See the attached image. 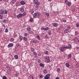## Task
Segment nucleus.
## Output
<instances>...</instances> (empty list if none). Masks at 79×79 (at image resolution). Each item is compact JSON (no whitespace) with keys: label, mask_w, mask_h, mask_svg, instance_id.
Returning <instances> with one entry per match:
<instances>
[{"label":"nucleus","mask_w":79,"mask_h":79,"mask_svg":"<svg viewBox=\"0 0 79 79\" xmlns=\"http://www.w3.org/2000/svg\"><path fill=\"white\" fill-rule=\"evenodd\" d=\"M0 19H3V15L0 14Z\"/></svg>","instance_id":"obj_23"},{"label":"nucleus","mask_w":79,"mask_h":79,"mask_svg":"<svg viewBox=\"0 0 79 79\" xmlns=\"http://www.w3.org/2000/svg\"><path fill=\"white\" fill-rule=\"evenodd\" d=\"M52 24L53 25V26H54L55 27H58V24L57 23H52Z\"/></svg>","instance_id":"obj_7"},{"label":"nucleus","mask_w":79,"mask_h":79,"mask_svg":"<svg viewBox=\"0 0 79 79\" xmlns=\"http://www.w3.org/2000/svg\"><path fill=\"white\" fill-rule=\"evenodd\" d=\"M34 55H35V56H37V53L36 52H34Z\"/></svg>","instance_id":"obj_48"},{"label":"nucleus","mask_w":79,"mask_h":79,"mask_svg":"<svg viewBox=\"0 0 79 79\" xmlns=\"http://www.w3.org/2000/svg\"><path fill=\"white\" fill-rule=\"evenodd\" d=\"M3 23H6V22H7V20L6 19H4L3 21Z\"/></svg>","instance_id":"obj_39"},{"label":"nucleus","mask_w":79,"mask_h":79,"mask_svg":"<svg viewBox=\"0 0 79 79\" xmlns=\"http://www.w3.org/2000/svg\"><path fill=\"white\" fill-rule=\"evenodd\" d=\"M36 5H37V6H38V5H39V4H40V3L39 2H38V1L36 3Z\"/></svg>","instance_id":"obj_30"},{"label":"nucleus","mask_w":79,"mask_h":79,"mask_svg":"<svg viewBox=\"0 0 79 79\" xmlns=\"http://www.w3.org/2000/svg\"><path fill=\"white\" fill-rule=\"evenodd\" d=\"M29 79H34V78H33V77L32 76V75H30L29 76Z\"/></svg>","instance_id":"obj_22"},{"label":"nucleus","mask_w":79,"mask_h":79,"mask_svg":"<svg viewBox=\"0 0 79 79\" xmlns=\"http://www.w3.org/2000/svg\"><path fill=\"white\" fill-rule=\"evenodd\" d=\"M66 66L67 67H68V68H69V64L68 63H66Z\"/></svg>","instance_id":"obj_20"},{"label":"nucleus","mask_w":79,"mask_h":79,"mask_svg":"<svg viewBox=\"0 0 79 79\" xmlns=\"http://www.w3.org/2000/svg\"><path fill=\"white\" fill-rule=\"evenodd\" d=\"M20 4L21 5H24L25 4V2L23 1H22L20 2Z\"/></svg>","instance_id":"obj_16"},{"label":"nucleus","mask_w":79,"mask_h":79,"mask_svg":"<svg viewBox=\"0 0 79 79\" xmlns=\"http://www.w3.org/2000/svg\"><path fill=\"white\" fill-rule=\"evenodd\" d=\"M41 30H44V31H48V30L49 29V27H46L44 28V27H42L41 28Z\"/></svg>","instance_id":"obj_5"},{"label":"nucleus","mask_w":79,"mask_h":79,"mask_svg":"<svg viewBox=\"0 0 79 79\" xmlns=\"http://www.w3.org/2000/svg\"><path fill=\"white\" fill-rule=\"evenodd\" d=\"M40 15H37V17H38V18H40Z\"/></svg>","instance_id":"obj_63"},{"label":"nucleus","mask_w":79,"mask_h":79,"mask_svg":"<svg viewBox=\"0 0 79 79\" xmlns=\"http://www.w3.org/2000/svg\"><path fill=\"white\" fill-rule=\"evenodd\" d=\"M5 13V12L4 11V10H1V14H2V15H3V14H4Z\"/></svg>","instance_id":"obj_13"},{"label":"nucleus","mask_w":79,"mask_h":79,"mask_svg":"<svg viewBox=\"0 0 79 79\" xmlns=\"http://www.w3.org/2000/svg\"><path fill=\"white\" fill-rule=\"evenodd\" d=\"M60 51L61 52H63L64 51H65V50L64 47L62 46L60 48Z\"/></svg>","instance_id":"obj_6"},{"label":"nucleus","mask_w":79,"mask_h":79,"mask_svg":"<svg viewBox=\"0 0 79 79\" xmlns=\"http://www.w3.org/2000/svg\"><path fill=\"white\" fill-rule=\"evenodd\" d=\"M27 31H30L31 30V28L28 27L27 28Z\"/></svg>","instance_id":"obj_14"},{"label":"nucleus","mask_w":79,"mask_h":79,"mask_svg":"<svg viewBox=\"0 0 79 79\" xmlns=\"http://www.w3.org/2000/svg\"><path fill=\"white\" fill-rule=\"evenodd\" d=\"M68 32H69V31H68V29H65L64 30V32L65 34L68 33Z\"/></svg>","instance_id":"obj_15"},{"label":"nucleus","mask_w":79,"mask_h":79,"mask_svg":"<svg viewBox=\"0 0 79 79\" xmlns=\"http://www.w3.org/2000/svg\"><path fill=\"white\" fill-rule=\"evenodd\" d=\"M15 1H15V0H13L12 1L11 3H14L15 2Z\"/></svg>","instance_id":"obj_45"},{"label":"nucleus","mask_w":79,"mask_h":79,"mask_svg":"<svg viewBox=\"0 0 79 79\" xmlns=\"http://www.w3.org/2000/svg\"><path fill=\"white\" fill-rule=\"evenodd\" d=\"M34 43L35 44H36V43H37V42H38V41L37 40H34Z\"/></svg>","instance_id":"obj_41"},{"label":"nucleus","mask_w":79,"mask_h":79,"mask_svg":"<svg viewBox=\"0 0 79 79\" xmlns=\"http://www.w3.org/2000/svg\"><path fill=\"white\" fill-rule=\"evenodd\" d=\"M36 38H37V39L39 40H40V36H39V35H36Z\"/></svg>","instance_id":"obj_12"},{"label":"nucleus","mask_w":79,"mask_h":79,"mask_svg":"<svg viewBox=\"0 0 79 79\" xmlns=\"http://www.w3.org/2000/svg\"><path fill=\"white\" fill-rule=\"evenodd\" d=\"M33 2L35 4L38 2V1L37 0H34Z\"/></svg>","instance_id":"obj_29"},{"label":"nucleus","mask_w":79,"mask_h":79,"mask_svg":"<svg viewBox=\"0 0 79 79\" xmlns=\"http://www.w3.org/2000/svg\"><path fill=\"white\" fill-rule=\"evenodd\" d=\"M76 49H77V50H79V47H77Z\"/></svg>","instance_id":"obj_62"},{"label":"nucleus","mask_w":79,"mask_h":79,"mask_svg":"<svg viewBox=\"0 0 79 79\" xmlns=\"http://www.w3.org/2000/svg\"><path fill=\"white\" fill-rule=\"evenodd\" d=\"M77 34H78V32H77V31H76L75 32V35H77Z\"/></svg>","instance_id":"obj_40"},{"label":"nucleus","mask_w":79,"mask_h":79,"mask_svg":"<svg viewBox=\"0 0 79 79\" xmlns=\"http://www.w3.org/2000/svg\"><path fill=\"white\" fill-rule=\"evenodd\" d=\"M13 44L12 43H10L8 45V47H13Z\"/></svg>","instance_id":"obj_11"},{"label":"nucleus","mask_w":79,"mask_h":79,"mask_svg":"<svg viewBox=\"0 0 79 79\" xmlns=\"http://www.w3.org/2000/svg\"><path fill=\"white\" fill-rule=\"evenodd\" d=\"M33 21H34V19H33L32 18L30 19V22H32Z\"/></svg>","instance_id":"obj_34"},{"label":"nucleus","mask_w":79,"mask_h":79,"mask_svg":"<svg viewBox=\"0 0 79 79\" xmlns=\"http://www.w3.org/2000/svg\"><path fill=\"white\" fill-rule=\"evenodd\" d=\"M23 16V14H20L17 15V18H21V16Z\"/></svg>","instance_id":"obj_10"},{"label":"nucleus","mask_w":79,"mask_h":79,"mask_svg":"<svg viewBox=\"0 0 79 79\" xmlns=\"http://www.w3.org/2000/svg\"><path fill=\"white\" fill-rule=\"evenodd\" d=\"M39 8V6H36V8H37V9H38V8Z\"/></svg>","instance_id":"obj_61"},{"label":"nucleus","mask_w":79,"mask_h":79,"mask_svg":"<svg viewBox=\"0 0 79 79\" xmlns=\"http://www.w3.org/2000/svg\"><path fill=\"white\" fill-rule=\"evenodd\" d=\"M68 0H65V3H68Z\"/></svg>","instance_id":"obj_52"},{"label":"nucleus","mask_w":79,"mask_h":79,"mask_svg":"<svg viewBox=\"0 0 79 79\" xmlns=\"http://www.w3.org/2000/svg\"><path fill=\"white\" fill-rule=\"evenodd\" d=\"M23 41H26L27 40V38L26 37H24L23 38Z\"/></svg>","instance_id":"obj_9"},{"label":"nucleus","mask_w":79,"mask_h":79,"mask_svg":"<svg viewBox=\"0 0 79 79\" xmlns=\"http://www.w3.org/2000/svg\"><path fill=\"white\" fill-rule=\"evenodd\" d=\"M51 76V74L50 73H47L45 75L44 77V79H50V77Z\"/></svg>","instance_id":"obj_1"},{"label":"nucleus","mask_w":79,"mask_h":79,"mask_svg":"<svg viewBox=\"0 0 79 79\" xmlns=\"http://www.w3.org/2000/svg\"><path fill=\"white\" fill-rule=\"evenodd\" d=\"M71 29V27L69 26H68L67 27V29L68 30H69V29Z\"/></svg>","instance_id":"obj_35"},{"label":"nucleus","mask_w":79,"mask_h":79,"mask_svg":"<svg viewBox=\"0 0 79 79\" xmlns=\"http://www.w3.org/2000/svg\"><path fill=\"white\" fill-rule=\"evenodd\" d=\"M47 72H48V71H47L46 69H44L43 71V73L44 74H47Z\"/></svg>","instance_id":"obj_17"},{"label":"nucleus","mask_w":79,"mask_h":79,"mask_svg":"<svg viewBox=\"0 0 79 79\" xmlns=\"http://www.w3.org/2000/svg\"><path fill=\"white\" fill-rule=\"evenodd\" d=\"M75 10H76V8H75V7H73L72 9V11H74Z\"/></svg>","instance_id":"obj_28"},{"label":"nucleus","mask_w":79,"mask_h":79,"mask_svg":"<svg viewBox=\"0 0 79 79\" xmlns=\"http://www.w3.org/2000/svg\"><path fill=\"white\" fill-rule=\"evenodd\" d=\"M45 61H47V63H50V57H46L44 58Z\"/></svg>","instance_id":"obj_2"},{"label":"nucleus","mask_w":79,"mask_h":79,"mask_svg":"<svg viewBox=\"0 0 79 79\" xmlns=\"http://www.w3.org/2000/svg\"><path fill=\"white\" fill-rule=\"evenodd\" d=\"M48 34H49V35H50L52 34V33L51 32V31H50V30H49L48 31Z\"/></svg>","instance_id":"obj_21"},{"label":"nucleus","mask_w":79,"mask_h":79,"mask_svg":"<svg viewBox=\"0 0 79 79\" xmlns=\"http://www.w3.org/2000/svg\"><path fill=\"white\" fill-rule=\"evenodd\" d=\"M44 54H45L46 55H48V51L45 52Z\"/></svg>","instance_id":"obj_36"},{"label":"nucleus","mask_w":79,"mask_h":79,"mask_svg":"<svg viewBox=\"0 0 79 79\" xmlns=\"http://www.w3.org/2000/svg\"><path fill=\"white\" fill-rule=\"evenodd\" d=\"M76 27H79V24L77 23V24H76Z\"/></svg>","instance_id":"obj_43"},{"label":"nucleus","mask_w":79,"mask_h":79,"mask_svg":"<svg viewBox=\"0 0 79 79\" xmlns=\"http://www.w3.org/2000/svg\"><path fill=\"white\" fill-rule=\"evenodd\" d=\"M68 58L69 59L71 58V54H70L68 56Z\"/></svg>","instance_id":"obj_26"},{"label":"nucleus","mask_w":79,"mask_h":79,"mask_svg":"<svg viewBox=\"0 0 79 79\" xmlns=\"http://www.w3.org/2000/svg\"><path fill=\"white\" fill-rule=\"evenodd\" d=\"M7 11H6V10H5L4 12V14H7Z\"/></svg>","instance_id":"obj_53"},{"label":"nucleus","mask_w":79,"mask_h":79,"mask_svg":"<svg viewBox=\"0 0 79 79\" xmlns=\"http://www.w3.org/2000/svg\"><path fill=\"white\" fill-rule=\"evenodd\" d=\"M31 51L32 52H34V48H31Z\"/></svg>","instance_id":"obj_44"},{"label":"nucleus","mask_w":79,"mask_h":79,"mask_svg":"<svg viewBox=\"0 0 79 79\" xmlns=\"http://www.w3.org/2000/svg\"><path fill=\"white\" fill-rule=\"evenodd\" d=\"M37 14L38 15H40V12H37Z\"/></svg>","instance_id":"obj_55"},{"label":"nucleus","mask_w":79,"mask_h":79,"mask_svg":"<svg viewBox=\"0 0 79 79\" xmlns=\"http://www.w3.org/2000/svg\"><path fill=\"white\" fill-rule=\"evenodd\" d=\"M14 58L15 59H18V55H16L14 56Z\"/></svg>","instance_id":"obj_19"},{"label":"nucleus","mask_w":79,"mask_h":79,"mask_svg":"<svg viewBox=\"0 0 79 79\" xmlns=\"http://www.w3.org/2000/svg\"><path fill=\"white\" fill-rule=\"evenodd\" d=\"M57 71H58V72H60V69L59 68L57 69Z\"/></svg>","instance_id":"obj_50"},{"label":"nucleus","mask_w":79,"mask_h":79,"mask_svg":"<svg viewBox=\"0 0 79 79\" xmlns=\"http://www.w3.org/2000/svg\"><path fill=\"white\" fill-rule=\"evenodd\" d=\"M29 31L28 32V33L29 34H32L33 33V32L31 31Z\"/></svg>","instance_id":"obj_31"},{"label":"nucleus","mask_w":79,"mask_h":79,"mask_svg":"<svg viewBox=\"0 0 79 79\" xmlns=\"http://www.w3.org/2000/svg\"><path fill=\"white\" fill-rule=\"evenodd\" d=\"M38 56H41V54L40 53H39V54H38Z\"/></svg>","instance_id":"obj_59"},{"label":"nucleus","mask_w":79,"mask_h":79,"mask_svg":"<svg viewBox=\"0 0 79 79\" xmlns=\"http://www.w3.org/2000/svg\"><path fill=\"white\" fill-rule=\"evenodd\" d=\"M30 13H31V14H32L33 13H34V10H31L30 11Z\"/></svg>","instance_id":"obj_27"},{"label":"nucleus","mask_w":79,"mask_h":79,"mask_svg":"<svg viewBox=\"0 0 79 79\" xmlns=\"http://www.w3.org/2000/svg\"><path fill=\"white\" fill-rule=\"evenodd\" d=\"M37 14L36 13H35L33 15V18H36L37 17Z\"/></svg>","instance_id":"obj_8"},{"label":"nucleus","mask_w":79,"mask_h":79,"mask_svg":"<svg viewBox=\"0 0 79 79\" xmlns=\"http://www.w3.org/2000/svg\"><path fill=\"white\" fill-rule=\"evenodd\" d=\"M45 14H46V16H47V17H48V16H49V14H48V13H45Z\"/></svg>","instance_id":"obj_33"},{"label":"nucleus","mask_w":79,"mask_h":79,"mask_svg":"<svg viewBox=\"0 0 79 79\" xmlns=\"http://www.w3.org/2000/svg\"><path fill=\"white\" fill-rule=\"evenodd\" d=\"M69 46H66L64 47V49H68V48H70V49L72 48V47L71 46V45L69 44H68Z\"/></svg>","instance_id":"obj_4"},{"label":"nucleus","mask_w":79,"mask_h":79,"mask_svg":"<svg viewBox=\"0 0 79 79\" xmlns=\"http://www.w3.org/2000/svg\"><path fill=\"white\" fill-rule=\"evenodd\" d=\"M19 38L20 40H23V36H20Z\"/></svg>","instance_id":"obj_18"},{"label":"nucleus","mask_w":79,"mask_h":79,"mask_svg":"<svg viewBox=\"0 0 79 79\" xmlns=\"http://www.w3.org/2000/svg\"><path fill=\"white\" fill-rule=\"evenodd\" d=\"M40 78H41V79H42L43 78V76H42V75H40Z\"/></svg>","instance_id":"obj_49"},{"label":"nucleus","mask_w":79,"mask_h":79,"mask_svg":"<svg viewBox=\"0 0 79 79\" xmlns=\"http://www.w3.org/2000/svg\"><path fill=\"white\" fill-rule=\"evenodd\" d=\"M5 32H8V29H7V28H6V29Z\"/></svg>","instance_id":"obj_56"},{"label":"nucleus","mask_w":79,"mask_h":79,"mask_svg":"<svg viewBox=\"0 0 79 79\" xmlns=\"http://www.w3.org/2000/svg\"><path fill=\"white\" fill-rule=\"evenodd\" d=\"M24 35L25 36H27V33H25L24 34Z\"/></svg>","instance_id":"obj_51"},{"label":"nucleus","mask_w":79,"mask_h":79,"mask_svg":"<svg viewBox=\"0 0 79 79\" xmlns=\"http://www.w3.org/2000/svg\"><path fill=\"white\" fill-rule=\"evenodd\" d=\"M23 16H26V13H24L23 14Z\"/></svg>","instance_id":"obj_58"},{"label":"nucleus","mask_w":79,"mask_h":79,"mask_svg":"<svg viewBox=\"0 0 79 79\" xmlns=\"http://www.w3.org/2000/svg\"><path fill=\"white\" fill-rule=\"evenodd\" d=\"M3 79H7V77L5 76H3L2 77Z\"/></svg>","instance_id":"obj_32"},{"label":"nucleus","mask_w":79,"mask_h":79,"mask_svg":"<svg viewBox=\"0 0 79 79\" xmlns=\"http://www.w3.org/2000/svg\"><path fill=\"white\" fill-rule=\"evenodd\" d=\"M20 10L21 11H22V12H23L24 11V8H21L20 9Z\"/></svg>","instance_id":"obj_24"},{"label":"nucleus","mask_w":79,"mask_h":79,"mask_svg":"<svg viewBox=\"0 0 79 79\" xmlns=\"http://www.w3.org/2000/svg\"><path fill=\"white\" fill-rule=\"evenodd\" d=\"M14 41V39L13 38H11V39L10 40V42H13V41Z\"/></svg>","instance_id":"obj_37"},{"label":"nucleus","mask_w":79,"mask_h":79,"mask_svg":"<svg viewBox=\"0 0 79 79\" xmlns=\"http://www.w3.org/2000/svg\"><path fill=\"white\" fill-rule=\"evenodd\" d=\"M40 66L41 67H44V65L42 63H40Z\"/></svg>","instance_id":"obj_25"},{"label":"nucleus","mask_w":79,"mask_h":79,"mask_svg":"<svg viewBox=\"0 0 79 79\" xmlns=\"http://www.w3.org/2000/svg\"><path fill=\"white\" fill-rule=\"evenodd\" d=\"M68 6H71V2H68Z\"/></svg>","instance_id":"obj_42"},{"label":"nucleus","mask_w":79,"mask_h":79,"mask_svg":"<svg viewBox=\"0 0 79 79\" xmlns=\"http://www.w3.org/2000/svg\"><path fill=\"white\" fill-rule=\"evenodd\" d=\"M69 46H66L64 47V49H68V48H70V49L72 48V47L71 46V45L69 44H68Z\"/></svg>","instance_id":"obj_3"},{"label":"nucleus","mask_w":79,"mask_h":79,"mask_svg":"<svg viewBox=\"0 0 79 79\" xmlns=\"http://www.w3.org/2000/svg\"><path fill=\"white\" fill-rule=\"evenodd\" d=\"M6 68L7 69H9V68H10V67H9V66H7Z\"/></svg>","instance_id":"obj_60"},{"label":"nucleus","mask_w":79,"mask_h":79,"mask_svg":"<svg viewBox=\"0 0 79 79\" xmlns=\"http://www.w3.org/2000/svg\"><path fill=\"white\" fill-rule=\"evenodd\" d=\"M75 40L76 42H77V40H78V39L77 38H75Z\"/></svg>","instance_id":"obj_47"},{"label":"nucleus","mask_w":79,"mask_h":79,"mask_svg":"<svg viewBox=\"0 0 79 79\" xmlns=\"http://www.w3.org/2000/svg\"><path fill=\"white\" fill-rule=\"evenodd\" d=\"M25 7V6H22L21 7L22 8H23V9Z\"/></svg>","instance_id":"obj_54"},{"label":"nucleus","mask_w":79,"mask_h":79,"mask_svg":"<svg viewBox=\"0 0 79 79\" xmlns=\"http://www.w3.org/2000/svg\"><path fill=\"white\" fill-rule=\"evenodd\" d=\"M38 63H40V59H37V60Z\"/></svg>","instance_id":"obj_46"},{"label":"nucleus","mask_w":79,"mask_h":79,"mask_svg":"<svg viewBox=\"0 0 79 79\" xmlns=\"http://www.w3.org/2000/svg\"><path fill=\"white\" fill-rule=\"evenodd\" d=\"M56 79H60V78L58 77H57L56 78Z\"/></svg>","instance_id":"obj_64"},{"label":"nucleus","mask_w":79,"mask_h":79,"mask_svg":"<svg viewBox=\"0 0 79 79\" xmlns=\"http://www.w3.org/2000/svg\"><path fill=\"white\" fill-rule=\"evenodd\" d=\"M19 45H20L19 43H18L16 45V47H19Z\"/></svg>","instance_id":"obj_38"},{"label":"nucleus","mask_w":79,"mask_h":79,"mask_svg":"<svg viewBox=\"0 0 79 79\" xmlns=\"http://www.w3.org/2000/svg\"><path fill=\"white\" fill-rule=\"evenodd\" d=\"M63 21L64 23H66V20H63Z\"/></svg>","instance_id":"obj_57"}]
</instances>
